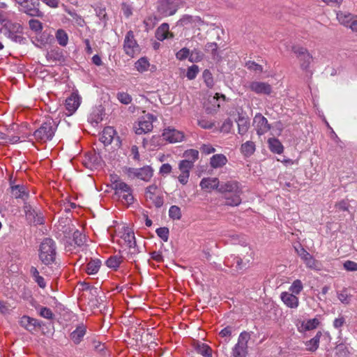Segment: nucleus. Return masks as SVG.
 <instances>
[{"mask_svg":"<svg viewBox=\"0 0 357 357\" xmlns=\"http://www.w3.org/2000/svg\"><path fill=\"white\" fill-rule=\"evenodd\" d=\"M200 186L208 192L216 190L224 194L226 205L236 206L241 202V190L235 180H202Z\"/></svg>","mask_w":357,"mask_h":357,"instance_id":"f257e3e1","label":"nucleus"},{"mask_svg":"<svg viewBox=\"0 0 357 357\" xmlns=\"http://www.w3.org/2000/svg\"><path fill=\"white\" fill-rule=\"evenodd\" d=\"M56 242L50 238L43 239L38 250V257L41 263L46 266L52 265L56 262Z\"/></svg>","mask_w":357,"mask_h":357,"instance_id":"f03ea898","label":"nucleus"},{"mask_svg":"<svg viewBox=\"0 0 357 357\" xmlns=\"http://www.w3.org/2000/svg\"><path fill=\"white\" fill-rule=\"evenodd\" d=\"M111 188L114 190V194L121 199L122 203L128 206L133 204L135 198L131 187L121 180H111Z\"/></svg>","mask_w":357,"mask_h":357,"instance_id":"7ed1b4c3","label":"nucleus"},{"mask_svg":"<svg viewBox=\"0 0 357 357\" xmlns=\"http://www.w3.org/2000/svg\"><path fill=\"white\" fill-rule=\"evenodd\" d=\"M56 128L55 122L49 119L41 124L40 128L33 132V136L38 141L46 142L51 140L54 135Z\"/></svg>","mask_w":357,"mask_h":357,"instance_id":"20e7f679","label":"nucleus"},{"mask_svg":"<svg viewBox=\"0 0 357 357\" xmlns=\"http://www.w3.org/2000/svg\"><path fill=\"white\" fill-rule=\"evenodd\" d=\"M20 6V11L31 17H43V13L40 10L38 0H15Z\"/></svg>","mask_w":357,"mask_h":357,"instance_id":"39448f33","label":"nucleus"},{"mask_svg":"<svg viewBox=\"0 0 357 357\" xmlns=\"http://www.w3.org/2000/svg\"><path fill=\"white\" fill-rule=\"evenodd\" d=\"M250 338L248 333L243 331L240 333L238 342L232 349L233 357H246L248 354V342Z\"/></svg>","mask_w":357,"mask_h":357,"instance_id":"423d86ee","label":"nucleus"},{"mask_svg":"<svg viewBox=\"0 0 357 357\" xmlns=\"http://www.w3.org/2000/svg\"><path fill=\"white\" fill-rule=\"evenodd\" d=\"M145 197L146 201H151L156 208H160L164 204L162 194L156 185L146 188Z\"/></svg>","mask_w":357,"mask_h":357,"instance_id":"0eeeda50","label":"nucleus"},{"mask_svg":"<svg viewBox=\"0 0 357 357\" xmlns=\"http://www.w3.org/2000/svg\"><path fill=\"white\" fill-rule=\"evenodd\" d=\"M291 50L298 58L301 68L303 70H307L312 61V56L307 49L301 46L294 45L292 46Z\"/></svg>","mask_w":357,"mask_h":357,"instance_id":"6e6552de","label":"nucleus"},{"mask_svg":"<svg viewBox=\"0 0 357 357\" xmlns=\"http://www.w3.org/2000/svg\"><path fill=\"white\" fill-rule=\"evenodd\" d=\"M123 48L126 54L130 57L139 53V47L134 38L132 31H130L126 33Z\"/></svg>","mask_w":357,"mask_h":357,"instance_id":"1a4fd4ad","label":"nucleus"},{"mask_svg":"<svg viewBox=\"0 0 357 357\" xmlns=\"http://www.w3.org/2000/svg\"><path fill=\"white\" fill-rule=\"evenodd\" d=\"M23 208L26 219L29 224H33L35 225L43 224L44 220L42 214L38 213L29 203L24 202Z\"/></svg>","mask_w":357,"mask_h":357,"instance_id":"9d476101","label":"nucleus"},{"mask_svg":"<svg viewBox=\"0 0 357 357\" xmlns=\"http://www.w3.org/2000/svg\"><path fill=\"white\" fill-rule=\"evenodd\" d=\"M156 119V117L151 114L142 116L139 121V127L136 130V134L142 135L151 131L153 129V122Z\"/></svg>","mask_w":357,"mask_h":357,"instance_id":"9b49d317","label":"nucleus"},{"mask_svg":"<svg viewBox=\"0 0 357 357\" xmlns=\"http://www.w3.org/2000/svg\"><path fill=\"white\" fill-rule=\"evenodd\" d=\"M15 180H10V188L12 196L15 199H21L24 202H26V201L28 199L29 195V190L24 185H15Z\"/></svg>","mask_w":357,"mask_h":357,"instance_id":"f8f14e48","label":"nucleus"},{"mask_svg":"<svg viewBox=\"0 0 357 357\" xmlns=\"http://www.w3.org/2000/svg\"><path fill=\"white\" fill-rule=\"evenodd\" d=\"M253 123L255 127L257 133L259 135H262L266 133L271 128L266 118H265L260 113H257L255 116Z\"/></svg>","mask_w":357,"mask_h":357,"instance_id":"ddd939ff","label":"nucleus"},{"mask_svg":"<svg viewBox=\"0 0 357 357\" xmlns=\"http://www.w3.org/2000/svg\"><path fill=\"white\" fill-rule=\"evenodd\" d=\"M20 324L29 332L33 333L36 328H40L43 322L37 319L24 315L21 317Z\"/></svg>","mask_w":357,"mask_h":357,"instance_id":"4468645a","label":"nucleus"},{"mask_svg":"<svg viewBox=\"0 0 357 357\" xmlns=\"http://www.w3.org/2000/svg\"><path fill=\"white\" fill-rule=\"evenodd\" d=\"M248 88L258 95H271L273 91L271 85L267 82L253 81L250 83Z\"/></svg>","mask_w":357,"mask_h":357,"instance_id":"2eb2a0df","label":"nucleus"},{"mask_svg":"<svg viewBox=\"0 0 357 357\" xmlns=\"http://www.w3.org/2000/svg\"><path fill=\"white\" fill-rule=\"evenodd\" d=\"M178 10L172 0H159L158 10L163 16H171L174 15Z\"/></svg>","mask_w":357,"mask_h":357,"instance_id":"dca6fc26","label":"nucleus"},{"mask_svg":"<svg viewBox=\"0 0 357 357\" xmlns=\"http://www.w3.org/2000/svg\"><path fill=\"white\" fill-rule=\"evenodd\" d=\"M81 103V97L77 93H72L66 100L65 107L68 112V115H72L76 112Z\"/></svg>","mask_w":357,"mask_h":357,"instance_id":"f3484780","label":"nucleus"},{"mask_svg":"<svg viewBox=\"0 0 357 357\" xmlns=\"http://www.w3.org/2000/svg\"><path fill=\"white\" fill-rule=\"evenodd\" d=\"M162 137L169 143H176L183 139L184 135L176 129L168 128L164 130Z\"/></svg>","mask_w":357,"mask_h":357,"instance_id":"a211bd4d","label":"nucleus"},{"mask_svg":"<svg viewBox=\"0 0 357 357\" xmlns=\"http://www.w3.org/2000/svg\"><path fill=\"white\" fill-rule=\"evenodd\" d=\"M297 252L304 261L307 267L314 269H319V262L316 260L308 252H307L303 248L301 247L300 250L296 249Z\"/></svg>","mask_w":357,"mask_h":357,"instance_id":"6ab92c4d","label":"nucleus"},{"mask_svg":"<svg viewBox=\"0 0 357 357\" xmlns=\"http://www.w3.org/2000/svg\"><path fill=\"white\" fill-rule=\"evenodd\" d=\"M129 176H135L137 178H150L153 176V169L149 166H145L139 169L129 170Z\"/></svg>","mask_w":357,"mask_h":357,"instance_id":"aec40b11","label":"nucleus"},{"mask_svg":"<svg viewBox=\"0 0 357 357\" xmlns=\"http://www.w3.org/2000/svg\"><path fill=\"white\" fill-rule=\"evenodd\" d=\"M86 333V326L83 324H79L76 328L70 334L71 340L75 344H79L83 340Z\"/></svg>","mask_w":357,"mask_h":357,"instance_id":"412c9836","label":"nucleus"},{"mask_svg":"<svg viewBox=\"0 0 357 357\" xmlns=\"http://www.w3.org/2000/svg\"><path fill=\"white\" fill-rule=\"evenodd\" d=\"M280 298L288 307L297 308L299 305L298 298L289 292H282Z\"/></svg>","mask_w":357,"mask_h":357,"instance_id":"4be33fe9","label":"nucleus"},{"mask_svg":"<svg viewBox=\"0 0 357 357\" xmlns=\"http://www.w3.org/2000/svg\"><path fill=\"white\" fill-rule=\"evenodd\" d=\"M193 347L195 351L203 357H213V350L209 345L197 341L194 343Z\"/></svg>","mask_w":357,"mask_h":357,"instance_id":"5701e85b","label":"nucleus"},{"mask_svg":"<svg viewBox=\"0 0 357 357\" xmlns=\"http://www.w3.org/2000/svg\"><path fill=\"white\" fill-rule=\"evenodd\" d=\"M82 163L86 168L93 170L100 165V158L96 154H87L85 155Z\"/></svg>","mask_w":357,"mask_h":357,"instance_id":"b1692460","label":"nucleus"},{"mask_svg":"<svg viewBox=\"0 0 357 357\" xmlns=\"http://www.w3.org/2000/svg\"><path fill=\"white\" fill-rule=\"evenodd\" d=\"M194 164L190 160H183L178 164V168L181 174L178 178H188L190 176V171L193 168Z\"/></svg>","mask_w":357,"mask_h":357,"instance_id":"393cba45","label":"nucleus"},{"mask_svg":"<svg viewBox=\"0 0 357 357\" xmlns=\"http://www.w3.org/2000/svg\"><path fill=\"white\" fill-rule=\"evenodd\" d=\"M116 133L115 130L112 127H106L102 131L100 140L104 145L107 146L112 142Z\"/></svg>","mask_w":357,"mask_h":357,"instance_id":"a878e982","label":"nucleus"},{"mask_svg":"<svg viewBox=\"0 0 357 357\" xmlns=\"http://www.w3.org/2000/svg\"><path fill=\"white\" fill-rule=\"evenodd\" d=\"M169 24L167 23L162 24L155 31V37L159 40H164L166 38H173V34L169 31Z\"/></svg>","mask_w":357,"mask_h":357,"instance_id":"bb28decb","label":"nucleus"},{"mask_svg":"<svg viewBox=\"0 0 357 357\" xmlns=\"http://www.w3.org/2000/svg\"><path fill=\"white\" fill-rule=\"evenodd\" d=\"M236 121L238 125V133L241 135L245 134L250 127V121L248 117L238 114V117Z\"/></svg>","mask_w":357,"mask_h":357,"instance_id":"cd10ccee","label":"nucleus"},{"mask_svg":"<svg viewBox=\"0 0 357 357\" xmlns=\"http://www.w3.org/2000/svg\"><path fill=\"white\" fill-rule=\"evenodd\" d=\"M227 162L226 156L223 154L213 155L210 159V165L213 168L222 167Z\"/></svg>","mask_w":357,"mask_h":357,"instance_id":"c85d7f7f","label":"nucleus"},{"mask_svg":"<svg viewBox=\"0 0 357 357\" xmlns=\"http://www.w3.org/2000/svg\"><path fill=\"white\" fill-rule=\"evenodd\" d=\"M202 20L199 16H192L190 15H184L178 20V24L180 26H185L188 24L201 23Z\"/></svg>","mask_w":357,"mask_h":357,"instance_id":"c756f323","label":"nucleus"},{"mask_svg":"<svg viewBox=\"0 0 357 357\" xmlns=\"http://www.w3.org/2000/svg\"><path fill=\"white\" fill-rule=\"evenodd\" d=\"M121 238L126 243L127 246L130 245H135L136 240L133 231H132L130 228L126 227L124 228V231Z\"/></svg>","mask_w":357,"mask_h":357,"instance_id":"7c9ffc66","label":"nucleus"},{"mask_svg":"<svg viewBox=\"0 0 357 357\" xmlns=\"http://www.w3.org/2000/svg\"><path fill=\"white\" fill-rule=\"evenodd\" d=\"M268 147L270 150L278 154H280L283 152V146L281 142L276 138H270L268 140Z\"/></svg>","mask_w":357,"mask_h":357,"instance_id":"2f4dec72","label":"nucleus"},{"mask_svg":"<svg viewBox=\"0 0 357 357\" xmlns=\"http://www.w3.org/2000/svg\"><path fill=\"white\" fill-rule=\"evenodd\" d=\"M101 266V261L98 259H91L86 265V271L89 275H93L98 272Z\"/></svg>","mask_w":357,"mask_h":357,"instance_id":"473e14b6","label":"nucleus"},{"mask_svg":"<svg viewBox=\"0 0 357 357\" xmlns=\"http://www.w3.org/2000/svg\"><path fill=\"white\" fill-rule=\"evenodd\" d=\"M321 335V332L319 331L314 337L306 342L305 345L307 350L314 351L317 349Z\"/></svg>","mask_w":357,"mask_h":357,"instance_id":"72a5a7b5","label":"nucleus"},{"mask_svg":"<svg viewBox=\"0 0 357 357\" xmlns=\"http://www.w3.org/2000/svg\"><path fill=\"white\" fill-rule=\"evenodd\" d=\"M241 150L245 156H250L255 151V144L252 141H248L241 145Z\"/></svg>","mask_w":357,"mask_h":357,"instance_id":"f704fd0d","label":"nucleus"},{"mask_svg":"<svg viewBox=\"0 0 357 357\" xmlns=\"http://www.w3.org/2000/svg\"><path fill=\"white\" fill-rule=\"evenodd\" d=\"M34 307L40 317L50 320L53 319L54 314L51 309L47 307L41 306L40 305Z\"/></svg>","mask_w":357,"mask_h":357,"instance_id":"c9c22d12","label":"nucleus"},{"mask_svg":"<svg viewBox=\"0 0 357 357\" xmlns=\"http://www.w3.org/2000/svg\"><path fill=\"white\" fill-rule=\"evenodd\" d=\"M354 16L347 12H339L337 13V19L342 24L347 26L348 24H350Z\"/></svg>","mask_w":357,"mask_h":357,"instance_id":"e433bc0d","label":"nucleus"},{"mask_svg":"<svg viewBox=\"0 0 357 357\" xmlns=\"http://www.w3.org/2000/svg\"><path fill=\"white\" fill-rule=\"evenodd\" d=\"M123 261L122 257L114 255L109 257L105 264L110 268L116 269Z\"/></svg>","mask_w":357,"mask_h":357,"instance_id":"4c0bfd02","label":"nucleus"},{"mask_svg":"<svg viewBox=\"0 0 357 357\" xmlns=\"http://www.w3.org/2000/svg\"><path fill=\"white\" fill-rule=\"evenodd\" d=\"M338 300L344 305H349L351 302V295L348 294L347 288H343L341 291H337Z\"/></svg>","mask_w":357,"mask_h":357,"instance_id":"58836bf2","label":"nucleus"},{"mask_svg":"<svg viewBox=\"0 0 357 357\" xmlns=\"http://www.w3.org/2000/svg\"><path fill=\"white\" fill-rule=\"evenodd\" d=\"M56 38L59 44L63 47L67 45L68 42V36L67 33L63 29L57 30L56 33Z\"/></svg>","mask_w":357,"mask_h":357,"instance_id":"ea45409f","label":"nucleus"},{"mask_svg":"<svg viewBox=\"0 0 357 357\" xmlns=\"http://www.w3.org/2000/svg\"><path fill=\"white\" fill-rule=\"evenodd\" d=\"M73 241L75 245L81 247L84 245L86 242V236L80 231L76 230L73 234Z\"/></svg>","mask_w":357,"mask_h":357,"instance_id":"a19ab883","label":"nucleus"},{"mask_svg":"<svg viewBox=\"0 0 357 357\" xmlns=\"http://www.w3.org/2000/svg\"><path fill=\"white\" fill-rule=\"evenodd\" d=\"M303 289V283L300 280H296L293 282L289 288V293L294 295L299 294Z\"/></svg>","mask_w":357,"mask_h":357,"instance_id":"79ce46f5","label":"nucleus"},{"mask_svg":"<svg viewBox=\"0 0 357 357\" xmlns=\"http://www.w3.org/2000/svg\"><path fill=\"white\" fill-rule=\"evenodd\" d=\"M22 26L19 23H13V22H8L2 28V30H8L10 31L15 33H17L18 34H20L22 33Z\"/></svg>","mask_w":357,"mask_h":357,"instance_id":"37998d69","label":"nucleus"},{"mask_svg":"<svg viewBox=\"0 0 357 357\" xmlns=\"http://www.w3.org/2000/svg\"><path fill=\"white\" fill-rule=\"evenodd\" d=\"M149 66V62L147 60V59H146L144 57L139 59L135 63V68L140 73L146 71L148 70Z\"/></svg>","mask_w":357,"mask_h":357,"instance_id":"c03bdc74","label":"nucleus"},{"mask_svg":"<svg viewBox=\"0 0 357 357\" xmlns=\"http://www.w3.org/2000/svg\"><path fill=\"white\" fill-rule=\"evenodd\" d=\"M319 324V321L317 318L308 319L306 321L302 323V326L305 331H310L316 328Z\"/></svg>","mask_w":357,"mask_h":357,"instance_id":"a18cd8bd","label":"nucleus"},{"mask_svg":"<svg viewBox=\"0 0 357 357\" xmlns=\"http://www.w3.org/2000/svg\"><path fill=\"white\" fill-rule=\"evenodd\" d=\"M169 216L172 220H180L181 218V208L176 205L170 206L169 209Z\"/></svg>","mask_w":357,"mask_h":357,"instance_id":"49530a36","label":"nucleus"},{"mask_svg":"<svg viewBox=\"0 0 357 357\" xmlns=\"http://www.w3.org/2000/svg\"><path fill=\"white\" fill-rule=\"evenodd\" d=\"M183 157L185 158V160H190V161H192V164H194L199 158V151L195 149L186 150L183 153Z\"/></svg>","mask_w":357,"mask_h":357,"instance_id":"de8ad7c7","label":"nucleus"},{"mask_svg":"<svg viewBox=\"0 0 357 357\" xmlns=\"http://www.w3.org/2000/svg\"><path fill=\"white\" fill-rule=\"evenodd\" d=\"M3 31V34L8 38H10L11 40L15 42V43H21L22 41L24 39L21 35L10 31L8 30H2Z\"/></svg>","mask_w":357,"mask_h":357,"instance_id":"09e8293b","label":"nucleus"},{"mask_svg":"<svg viewBox=\"0 0 357 357\" xmlns=\"http://www.w3.org/2000/svg\"><path fill=\"white\" fill-rule=\"evenodd\" d=\"M202 77L204 82L208 88H212L214 85L213 78L212 73L207 69H206L202 74Z\"/></svg>","mask_w":357,"mask_h":357,"instance_id":"8fccbe9b","label":"nucleus"},{"mask_svg":"<svg viewBox=\"0 0 357 357\" xmlns=\"http://www.w3.org/2000/svg\"><path fill=\"white\" fill-rule=\"evenodd\" d=\"M68 14L73 18V20L79 26H84L85 22L84 19L78 15L75 11L67 10Z\"/></svg>","mask_w":357,"mask_h":357,"instance_id":"3c124183","label":"nucleus"},{"mask_svg":"<svg viewBox=\"0 0 357 357\" xmlns=\"http://www.w3.org/2000/svg\"><path fill=\"white\" fill-rule=\"evenodd\" d=\"M157 235L164 241L167 242L169 239V231L167 227H159L155 230Z\"/></svg>","mask_w":357,"mask_h":357,"instance_id":"603ef678","label":"nucleus"},{"mask_svg":"<svg viewBox=\"0 0 357 357\" xmlns=\"http://www.w3.org/2000/svg\"><path fill=\"white\" fill-rule=\"evenodd\" d=\"M199 73V67L197 65H192L188 68L186 77L188 79H194Z\"/></svg>","mask_w":357,"mask_h":357,"instance_id":"864d4df0","label":"nucleus"},{"mask_svg":"<svg viewBox=\"0 0 357 357\" xmlns=\"http://www.w3.org/2000/svg\"><path fill=\"white\" fill-rule=\"evenodd\" d=\"M29 24L30 29L35 32H40L43 29V24L38 20H30Z\"/></svg>","mask_w":357,"mask_h":357,"instance_id":"5fc2aeb1","label":"nucleus"},{"mask_svg":"<svg viewBox=\"0 0 357 357\" xmlns=\"http://www.w3.org/2000/svg\"><path fill=\"white\" fill-rule=\"evenodd\" d=\"M117 98L121 103L125 105H128L132 101L131 96L128 93L124 92L118 93Z\"/></svg>","mask_w":357,"mask_h":357,"instance_id":"6e6d98bb","label":"nucleus"},{"mask_svg":"<svg viewBox=\"0 0 357 357\" xmlns=\"http://www.w3.org/2000/svg\"><path fill=\"white\" fill-rule=\"evenodd\" d=\"M190 55V52L189 49L183 47L176 54V57L178 60H184L188 57L189 58Z\"/></svg>","mask_w":357,"mask_h":357,"instance_id":"4d7b16f0","label":"nucleus"},{"mask_svg":"<svg viewBox=\"0 0 357 357\" xmlns=\"http://www.w3.org/2000/svg\"><path fill=\"white\" fill-rule=\"evenodd\" d=\"M236 257L237 256L234 255H231L227 257L224 261L225 265L227 267L233 268V270L234 271Z\"/></svg>","mask_w":357,"mask_h":357,"instance_id":"13d9d810","label":"nucleus"},{"mask_svg":"<svg viewBox=\"0 0 357 357\" xmlns=\"http://www.w3.org/2000/svg\"><path fill=\"white\" fill-rule=\"evenodd\" d=\"M249 262V260H248L247 263L243 261V259H241L240 257L237 256L236 259V265L234 268V271L236 272H238L239 271H242L244 268H246L247 264Z\"/></svg>","mask_w":357,"mask_h":357,"instance_id":"bf43d9fd","label":"nucleus"},{"mask_svg":"<svg viewBox=\"0 0 357 357\" xmlns=\"http://www.w3.org/2000/svg\"><path fill=\"white\" fill-rule=\"evenodd\" d=\"M245 66L248 69L255 71V72H257V73H261L263 71V67L261 65L256 63L254 61L247 62L245 64Z\"/></svg>","mask_w":357,"mask_h":357,"instance_id":"052dcab7","label":"nucleus"},{"mask_svg":"<svg viewBox=\"0 0 357 357\" xmlns=\"http://www.w3.org/2000/svg\"><path fill=\"white\" fill-rule=\"evenodd\" d=\"M344 268L348 271H357V263L347 260L343 264Z\"/></svg>","mask_w":357,"mask_h":357,"instance_id":"680f3d73","label":"nucleus"},{"mask_svg":"<svg viewBox=\"0 0 357 357\" xmlns=\"http://www.w3.org/2000/svg\"><path fill=\"white\" fill-rule=\"evenodd\" d=\"M129 248L128 257L129 259H133L140 250L135 243V245H130L128 246Z\"/></svg>","mask_w":357,"mask_h":357,"instance_id":"e2e57ef3","label":"nucleus"},{"mask_svg":"<svg viewBox=\"0 0 357 357\" xmlns=\"http://www.w3.org/2000/svg\"><path fill=\"white\" fill-rule=\"evenodd\" d=\"M202 54L197 50L192 51L190 52V55L189 57V61L191 62H197L202 60Z\"/></svg>","mask_w":357,"mask_h":357,"instance_id":"0e129e2a","label":"nucleus"},{"mask_svg":"<svg viewBox=\"0 0 357 357\" xmlns=\"http://www.w3.org/2000/svg\"><path fill=\"white\" fill-rule=\"evenodd\" d=\"M198 125L204 129H211L214 126V123L205 119L198 120Z\"/></svg>","mask_w":357,"mask_h":357,"instance_id":"69168bd1","label":"nucleus"},{"mask_svg":"<svg viewBox=\"0 0 357 357\" xmlns=\"http://www.w3.org/2000/svg\"><path fill=\"white\" fill-rule=\"evenodd\" d=\"M200 151L202 153L208 155L215 152V149L210 144H202L200 147Z\"/></svg>","mask_w":357,"mask_h":357,"instance_id":"338daca9","label":"nucleus"},{"mask_svg":"<svg viewBox=\"0 0 357 357\" xmlns=\"http://www.w3.org/2000/svg\"><path fill=\"white\" fill-rule=\"evenodd\" d=\"M346 320L343 316L339 317L338 318L335 319L333 321V327L336 329L341 331L342 326L345 324Z\"/></svg>","mask_w":357,"mask_h":357,"instance_id":"774afa93","label":"nucleus"}]
</instances>
